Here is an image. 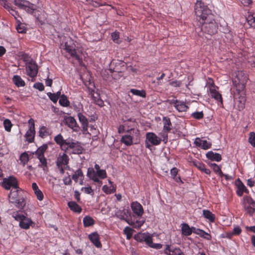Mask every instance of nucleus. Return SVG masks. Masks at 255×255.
I'll return each mask as SVG.
<instances>
[{
  "instance_id": "24",
  "label": "nucleus",
  "mask_w": 255,
  "mask_h": 255,
  "mask_svg": "<svg viewBox=\"0 0 255 255\" xmlns=\"http://www.w3.org/2000/svg\"><path fill=\"white\" fill-rule=\"evenodd\" d=\"M69 208L73 212L81 213L82 211L81 207L74 201H70L68 203Z\"/></svg>"
},
{
  "instance_id": "31",
  "label": "nucleus",
  "mask_w": 255,
  "mask_h": 255,
  "mask_svg": "<svg viewBox=\"0 0 255 255\" xmlns=\"http://www.w3.org/2000/svg\"><path fill=\"white\" fill-rule=\"evenodd\" d=\"M47 148L48 145L47 144H44L41 146L39 147L35 151L36 156H44V153L47 150Z\"/></svg>"
},
{
  "instance_id": "12",
  "label": "nucleus",
  "mask_w": 255,
  "mask_h": 255,
  "mask_svg": "<svg viewBox=\"0 0 255 255\" xmlns=\"http://www.w3.org/2000/svg\"><path fill=\"white\" fill-rule=\"evenodd\" d=\"M63 122L65 125L74 130H77L79 128L75 119L72 117H65Z\"/></svg>"
},
{
  "instance_id": "62",
  "label": "nucleus",
  "mask_w": 255,
  "mask_h": 255,
  "mask_svg": "<svg viewBox=\"0 0 255 255\" xmlns=\"http://www.w3.org/2000/svg\"><path fill=\"white\" fill-rule=\"evenodd\" d=\"M82 190L87 194H91L93 192V190L91 187H85L82 188Z\"/></svg>"
},
{
  "instance_id": "63",
  "label": "nucleus",
  "mask_w": 255,
  "mask_h": 255,
  "mask_svg": "<svg viewBox=\"0 0 255 255\" xmlns=\"http://www.w3.org/2000/svg\"><path fill=\"white\" fill-rule=\"evenodd\" d=\"M202 141L203 140H202L200 138L197 137L195 139L194 141V144L196 146L201 147Z\"/></svg>"
},
{
  "instance_id": "7",
  "label": "nucleus",
  "mask_w": 255,
  "mask_h": 255,
  "mask_svg": "<svg viewBox=\"0 0 255 255\" xmlns=\"http://www.w3.org/2000/svg\"><path fill=\"white\" fill-rule=\"evenodd\" d=\"M1 185L5 190H10L12 187L15 189L19 188L18 185V181L16 178L13 176H10L7 178L3 179Z\"/></svg>"
},
{
  "instance_id": "9",
  "label": "nucleus",
  "mask_w": 255,
  "mask_h": 255,
  "mask_svg": "<svg viewBox=\"0 0 255 255\" xmlns=\"http://www.w3.org/2000/svg\"><path fill=\"white\" fill-rule=\"evenodd\" d=\"M29 124V129L25 134V137L29 142H32L34 140V137L35 133L34 121L32 119L28 121Z\"/></svg>"
},
{
  "instance_id": "42",
  "label": "nucleus",
  "mask_w": 255,
  "mask_h": 255,
  "mask_svg": "<svg viewBox=\"0 0 255 255\" xmlns=\"http://www.w3.org/2000/svg\"><path fill=\"white\" fill-rule=\"evenodd\" d=\"M210 165L212 167L215 172L218 173L220 176L222 177L223 175H224V173L222 172L220 167L217 164L215 163H211Z\"/></svg>"
},
{
  "instance_id": "8",
  "label": "nucleus",
  "mask_w": 255,
  "mask_h": 255,
  "mask_svg": "<svg viewBox=\"0 0 255 255\" xmlns=\"http://www.w3.org/2000/svg\"><path fill=\"white\" fill-rule=\"evenodd\" d=\"M26 72L29 76L34 77L37 75L38 72L37 65L32 60L27 62L26 65Z\"/></svg>"
},
{
  "instance_id": "39",
  "label": "nucleus",
  "mask_w": 255,
  "mask_h": 255,
  "mask_svg": "<svg viewBox=\"0 0 255 255\" xmlns=\"http://www.w3.org/2000/svg\"><path fill=\"white\" fill-rule=\"evenodd\" d=\"M111 38L113 41L116 43L119 44L122 41L120 38V33L118 31H115L112 33Z\"/></svg>"
},
{
  "instance_id": "34",
  "label": "nucleus",
  "mask_w": 255,
  "mask_h": 255,
  "mask_svg": "<svg viewBox=\"0 0 255 255\" xmlns=\"http://www.w3.org/2000/svg\"><path fill=\"white\" fill-rule=\"evenodd\" d=\"M83 224L85 227H89L94 224V220L89 216H86L83 219Z\"/></svg>"
},
{
  "instance_id": "51",
  "label": "nucleus",
  "mask_w": 255,
  "mask_h": 255,
  "mask_svg": "<svg viewBox=\"0 0 255 255\" xmlns=\"http://www.w3.org/2000/svg\"><path fill=\"white\" fill-rule=\"evenodd\" d=\"M247 20L252 27L255 28V16L253 15H249Z\"/></svg>"
},
{
  "instance_id": "33",
  "label": "nucleus",
  "mask_w": 255,
  "mask_h": 255,
  "mask_svg": "<svg viewBox=\"0 0 255 255\" xmlns=\"http://www.w3.org/2000/svg\"><path fill=\"white\" fill-rule=\"evenodd\" d=\"M121 141L127 146L131 145L132 144V137L130 135L123 136Z\"/></svg>"
},
{
  "instance_id": "5",
  "label": "nucleus",
  "mask_w": 255,
  "mask_h": 255,
  "mask_svg": "<svg viewBox=\"0 0 255 255\" xmlns=\"http://www.w3.org/2000/svg\"><path fill=\"white\" fill-rule=\"evenodd\" d=\"M87 176L95 182L102 183L101 179H105L107 177V173L105 170L101 169L95 171L92 168H89L87 171Z\"/></svg>"
},
{
  "instance_id": "58",
  "label": "nucleus",
  "mask_w": 255,
  "mask_h": 255,
  "mask_svg": "<svg viewBox=\"0 0 255 255\" xmlns=\"http://www.w3.org/2000/svg\"><path fill=\"white\" fill-rule=\"evenodd\" d=\"M35 195L37 197V198L39 200V201H42L43 199V194L42 193V192H41V191L39 189V190L36 191L34 192Z\"/></svg>"
},
{
  "instance_id": "55",
  "label": "nucleus",
  "mask_w": 255,
  "mask_h": 255,
  "mask_svg": "<svg viewBox=\"0 0 255 255\" xmlns=\"http://www.w3.org/2000/svg\"><path fill=\"white\" fill-rule=\"evenodd\" d=\"M240 2L243 4L244 6L249 7L253 3V1L252 0H239Z\"/></svg>"
},
{
  "instance_id": "36",
  "label": "nucleus",
  "mask_w": 255,
  "mask_h": 255,
  "mask_svg": "<svg viewBox=\"0 0 255 255\" xmlns=\"http://www.w3.org/2000/svg\"><path fill=\"white\" fill-rule=\"evenodd\" d=\"M12 216L15 220L19 221V222L25 217L22 212L20 211L13 212Z\"/></svg>"
},
{
  "instance_id": "26",
  "label": "nucleus",
  "mask_w": 255,
  "mask_h": 255,
  "mask_svg": "<svg viewBox=\"0 0 255 255\" xmlns=\"http://www.w3.org/2000/svg\"><path fill=\"white\" fill-rule=\"evenodd\" d=\"M175 108L179 112H185L188 109V107L186 105V104L184 102L181 101H179L177 102Z\"/></svg>"
},
{
  "instance_id": "50",
  "label": "nucleus",
  "mask_w": 255,
  "mask_h": 255,
  "mask_svg": "<svg viewBox=\"0 0 255 255\" xmlns=\"http://www.w3.org/2000/svg\"><path fill=\"white\" fill-rule=\"evenodd\" d=\"M132 230L129 227H126L124 230L125 234L127 235V238L129 239L132 235Z\"/></svg>"
},
{
  "instance_id": "20",
  "label": "nucleus",
  "mask_w": 255,
  "mask_h": 255,
  "mask_svg": "<svg viewBox=\"0 0 255 255\" xmlns=\"http://www.w3.org/2000/svg\"><path fill=\"white\" fill-rule=\"evenodd\" d=\"M78 117L79 122L82 124L83 130L86 132L88 130V119L82 114L79 113L78 114Z\"/></svg>"
},
{
  "instance_id": "56",
  "label": "nucleus",
  "mask_w": 255,
  "mask_h": 255,
  "mask_svg": "<svg viewBox=\"0 0 255 255\" xmlns=\"http://www.w3.org/2000/svg\"><path fill=\"white\" fill-rule=\"evenodd\" d=\"M33 87L36 89H38L40 91H42L44 89V86L41 83H36L34 84Z\"/></svg>"
},
{
  "instance_id": "40",
  "label": "nucleus",
  "mask_w": 255,
  "mask_h": 255,
  "mask_svg": "<svg viewBox=\"0 0 255 255\" xmlns=\"http://www.w3.org/2000/svg\"><path fill=\"white\" fill-rule=\"evenodd\" d=\"M130 92L136 96L144 98L146 96L145 92L144 90H138L136 89H132L130 90Z\"/></svg>"
},
{
  "instance_id": "10",
  "label": "nucleus",
  "mask_w": 255,
  "mask_h": 255,
  "mask_svg": "<svg viewBox=\"0 0 255 255\" xmlns=\"http://www.w3.org/2000/svg\"><path fill=\"white\" fill-rule=\"evenodd\" d=\"M67 151L69 150H72L71 152L74 154L81 153L83 150V148L79 145L78 142H74L73 139H70L69 142L68 143V145L66 146Z\"/></svg>"
},
{
  "instance_id": "3",
  "label": "nucleus",
  "mask_w": 255,
  "mask_h": 255,
  "mask_svg": "<svg viewBox=\"0 0 255 255\" xmlns=\"http://www.w3.org/2000/svg\"><path fill=\"white\" fill-rule=\"evenodd\" d=\"M130 213L128 210H118L116 212V216L118 218L125 220L129 225L132 226L133 228H140L144 223L145 220L143 219H139L136 221L129 220L125 219V216L127 217L128 215H130Z\"/></svg>"
},
{
  "instance_id": "64",
  "label": "nucleus",
  "mask_w": 255,
  "mask_h": 255,
  "mask_svg": "<svg viewBox=\"0 0 255 255\" xmlns=\"http://www.w3.org/2000/svg\"><path fill=\"white\" fill-rule=\"evenodd\" d=\"M179 101L177 100H175L174 99L171 100H167V102L170 105H173L174 107H175V105L177 104V102Z\"/></svg>"
},
{
  "instance_id": "38",
  "label": "nucleus",
  "mask_w": 255,
  "mask_h": 255,
  "mask_svg": "<svg viewBox=\"0 0 255 255\" xmlns=\"http://www.w3.org/2000/svg\"><path fill=\"white\" fill-rule=\"evenodd\" d=\"M204 217L211 222H213L215 219L214 215L209 210H203Z\"/></svg>"
},
{
  "instance_id": "60",
  "label": "nucleus",
  "mask_w": 255,
  "mask_h": 255,
  "mask_svg": "<svg viewBox=\"0 0 255 255\" xmlns=\"http://www.w3.org/2000/svg\"><path fill=\"white\" fill-rule=\"evenodd\" d=\"M181 250L179 248L174 249L173 250L171 251L170 252V255H180L181 254Z\"/></svg>"
},
{
  "instance_id": "16",
  "label": "nucleus",
  "mask_w": 255,
  "mask_h": 255,
  "mask_svg": "<svg viewBox=\"0 0 255 255\" xmlns=\"http://www.w3.org/2000/svg\"><path fill=\"white\" fill-rule=\"evenodd\" d=\"M238 94L240 95L237 100L236 102L238 104V108L239 111L242 110L245 108V105L246 101L245 97V92L243 91H237Z\"/></svg>"
},
{
  "instance_id": "2",
  "label": "nucleus",
  "mask_w": 255,
  "mask_h": 255,
  "mask_svg": "<svg viewBox=\"0 0 255 255\" xmlns=\"http://www.w3.org/2000/svg\"><path fill=\"white\" fill-rule=\"evenodd\" d=\"M248 80V75L244 71H239L236 73V77L233 79V82L236 88L237 91H245Z\"/></svg>"
},
{
  "instance_id": "15",
  "label": "nucleus",
  "mask_w": 255,
  "mask_h": 255,
  "mask_svg": "<svg viewBox=\"0 0 255 255\" xmlns=\"http://www.w3.org/2000/svg\"><path fill=\"white\" fill-rule=\"evenodd\" d=\"M69 158L65 153H60L56 160V165H67L69 163Z\"/></svg>"
},
{
  "instance_id": "14",
  "label": "nucleus",
  "mask_w": 255,
  "mask_h": 255,
  "mask_svg": "<svg viewBox=\"0 0 255 255\" xmlns=\"http://www.w3.org/2000/svg\"><path fill=\"white\" fill-rule=\"evenodd\" d=\"M131 208L133 213L137 217H140L143 214L142 206L137 202H132L131 204Z\"/></svg>"
},
{
  "instance_id": "45",
  "label": "nucleus",
  "mask_w": 255,
  "mask_h": 255,
  "mask_svg": "<svg viewBox=\"0 0 255 255\" xmlns=\"http://www.w3.org/2000/svg\"><path fill=\"white\" fill-rule=\"evenodd\" d=\"M19 160L23 165H25L29 160V156L27 153H23L20 156Z\"/></svg>"
},
{
  "instance_id": "47",
  "label": "nucleus",
  "mask_w": 255,
  "mask_h": 255,
  "mask_svg": "<svg viewBox=\"0 0 255 255\" xmlns=\"http://www.w3.org/2000/svg\"><path fill=\"white\" fill-rule=\"evenodd\" d=\"M39 136L42 138H44L49 134L46 127H45L44 126H43L40 128L39 130Z\"/></svg>"
},
{
  "instance_id": "49",
  "label": "nucleus",
  "mask_w": 255,
  "mask_h": 255,
  "mask_svg": "<svg viewBox=\"0 0 255 255\" xmlns=\"http://www.w3.org/2000/svg\"><path fill=\"white\" fill-rule=\"evenodd\" d=\"M3 125L5 129L7 131H9L11 130V128L12 127V124L10 120L8 119H6L3 121Z\"/></svg>"
},
{
  "instance_id": "37",
  "label": "nucleus",
  "mask_w": 255,
  "mask_h": 255,
  "mask_svg": "<svg viewBox=\"0 0 255 255\" xmlns=\"http://www.w3.org/2000/svg\"><path fill=\"white\" fill-rule=\"evenodd\" d=\"M13 3L20 9H23L25 7V4L28 3V1L25 0H14Z\"/></svg>"
},
{
  "instance_id": "6",
  "label": "nucleus",
  "mask_w": 255,
  "mask_h": 255,
  "mask_svg": "<svg viewBox=\"0 0 255 255\" xmlns=\"http://www.w3.org/2000/svg\"><path fill=\"white\" fill-rule=\"evenodd\" d=\"M242 204L247 214L252 216L255 212V201L251 197L244 196Z\"/></svg>"
},
{
  "instance_id": "44",
  "label": "nucleus",
  "mask_w": 255,
  "mask_h": 255,
  "mask_svg": "<svg viewBox=\"0 0 255 255\" xmlns=\"http://www.w3.org/2000/svg\"><path fill=\"white\" fill-rule=\"evenodd\" d=\"M178 169L176 168H173L172 169H171L170 174L172 177H173V178L174 179V180L176 182H178L179 181H181V180L180 177H176Z\"/></svg>"
},
{
  "instance_id": "54",
  "label": "nucleus",
  "mask_w": 255,
  "mask_h": 255,
  "mask_svg": "<svg viewBox=\"0 0 255 255\" xmlns=\"http://www.w3.org/2000/svg\"><path fill=\"white\" fill-rule=\"evenodd\" d=\"M201 145V148L203 149H208L211 147V143L205 140L202 141Z\"/></svg>"
},
{
  "instance_id": "13",
  "label": "nucleus",
  "mask_w": 255,
  "mask_h": 255,
  "mask_svg": "<svg viewBox=\"0 0 255 255\" xmlns=\"http://www.w3.org/2000/svg\"><path fill=\"white\" fill-rule=\"evenodd\" d=\"M79 49H63L64 51H62V53H67L71 57L75 58L78 61L82 60V52H80Z\"/></svg>"
},
{
  "instance_id": "46",
  "label": "nucleus",
  "mask_w": 255,
  "mask_h": 255,
  "mask_svg": "<svg viewBox=\"0 0 255 255\" xmlns=\"http://www.w3.org/2000/svg\"><path fill=\"white\" fill-rule=\"evenodd\" d=\"M102 190L107 194H111L116 191L115 187L112 185H111L110 188L107 185H104L102 188Z\"/></svg>"
},
{
  "instance_id": "17",
  "label": "nucleus",
  "mask_w": 255,
  "mask_h": 255,
  "mask_svg": "<svg viewBox=\"0 0 255 255\" xmlns=\"http://www.w3.org/2000/svg\"><path fill=\"white\" fill-rule=\"evenodd\" d=\"M146 138L153 145H158L161 142V139L153 132H148L146 135Z\"/></svg>"
},
{
  "instance_id": "53",
  "label": "nucleus",
  "mask_w": 255,
  "mask_h": 255,
  "mask_svg": "<svg viewBox=\"0 0 255 255\" xmlns=\"http://www.w3.org/2000/svg\"><path fill=\"white\" fill-rule=\"evenodd\" d=\"M47 95L49 99L55 103H56L58 100V96H56L54 93L53 94L49 92L47 93Z\"/></svg>"
},
{
  "instance_id": "22",
  "label": "nucleus",
  "mask_w": 255,
  "mask_h": 255,
  "mask_svg": "<svg viewBox=\"0 0 255 255\" xmlns=\"http://www.w3.org/2000/svg\"><path fill=\"white\" fill-rule=\"evenodd\" d=\"M33 223L31 220L29 218L26 217L25 216L19 222V226L24 229H28L30 226Z\"/></svg>"
},
{
  "instance_id": "4",
  "label": "nucleus",
  "mask_w": 255,
  "mask_h": 255,
  "mask_svg": "<svg viewBox=\"0 0 255 255\" xmlns=\"http://www.w3.org/2000/svg\"><path fill=\"white\" fill-rule=\"evenodd\" d=\"M9 201L10 203L20 209H23L26 204L24 198L19 195L18 190L11 191L8 195Z\"/></svg>"
},
{
  "instance_id": "59",
  "label": "nucleus",
  "mask_w": 255,
  "mask_h": 255,
  "mask_svg": "<svg viewBox=\"0 0 255 255\" xmlns=\"http://www.w3.org/2000/svg\"><path fill=\"white\" fill-rule=\"evenodd\" d=\"M16 30L18 33H25L26 31V29L25 28L24 26L21 25H18L16 27Z\"/></svg>"
},
{
  "instance_id": "43",
  "label": "nucleus",
  "mask_w": 255,
  "mask_h": 255,
  "mask_svg": "<svg viewBox=\"0 0 255 255\" xmlns=\"http://www.w3.org/2000/svg\"><path fill=\"white\" fill-rule=\"evenodd\" d=\"M59 103L61 105L64 107L68 106L70 104V102L67 100V97L64 95L60 97Z\"/></svg>"
},
{
  "instance_id": "41",
  "label": "nucleus",
  "mask_w": 255,
  "mask_h": 255,
  "mask_svg": "<svg viewBox=\"0 0 255 255\" xmlns=\"http://www.w3.org/2000/svg\"><path fill=\"white\" fill-rule=\"evenodd\" d=\"M196 231H197L195 233L196 234L200 236L201 237H203L205 239H207V240L211 239V236L209 234L206 233L203 230L198 229H197Z\"/></svg>"
},
{
  "instance_id": "18",
  "label": "nucleus",
  "mask_w": 255,
  "mask_h": 255,
  "mask_svg": "<svg viewBox=\"0 0 255 255\" xmlns=\"http://www.w3.org/2000/svg\"><path fill=\"white\" fill-rule=\"evenodd\" d=\"M236 185L237 186V194L239 196H242L244 193H248L249 191L246 188V187L244 185V184L242 182V181L238 179L236 181Z\"/></svg>"
},
{
  "instance_id": "1",
  "label": "nucleus",
  "mask_w": 255,
  "mask_h": 255,
  "mask_svg": "<svg viewBox=\"0 0 255 255\" xmlns=\"http://www.w3.org/2000/svg\"><path fill=\"white\" fill-rule=\"evenodd\" d=\"M194 10L198 21L197 22L198 26L195 27V32L200 37L209 39L206 34L212 36L218 31V26L215 20L214 15L206 5L198 0L195 4Z\"/></svg>"
},
{
  "instance_id": "61",
  "label": "nucleus",
  "mask_w": 255,
  "mask_h": 255,
  "mask_svg": "<svg viewBox=\"0 0 255 255\" xmlns=\"http://www.w3.org/2000/svg\"><path fill=\"white\" fill-rule=\"evenodd\" d=\"M144 241L150 247L153 244L152 239L150 236H147L144 238Z\"/></svg>"
},
{
  "instance_id": "28",
  "label": "nucleus",
  "mask_w": 255,
  "mask_h": 255,
  "mask_svg": "<svg viewBox=\"0 0 255 255\" xmlns=\"http://www.w3.org/2000/svg\"><path fill=\"white\" fill-rule=\"evenodd\" d=\"M163 122L164 124L163 130L165 132H168L171 130V123L170 120L169 118L164 117L163 118Z\"/></svg>"
},
{
  "instance_id": "19",
  "label": "nucleus",
  "mask_w": 255,
  "mask_h": 255,
  "mask_svg": "<svg viewBox=\"0 0 255 255\" xmlns=\"http://www.w3.org/2000/svg\"><path fill=\"white\" fill-rule=\"evenodd\" d=\"M89 238L96 247L100 248L102 247L99 235L96 232L90 234Z\"/></svg>"
},
{
  "instance_id": "11",
  "label": "nucleus",
  "mask_w": 255,
  "mask_h": 255,
  "mask_svg": "<svg viewBox=\"0 0 255 255\" xmlns=\"http://www.w3.org/2000/svg\"><path fill=\"white\" fill-rule=\"evenodd\" d=\"M71 139H64L63 136L61 134H58L54 138L55 142L60 146L61 149L65 152L67 151L66 148L68 145V143L69 142Z\"/></svg>"
},
{
  "instance_id": "27",
  "label": "nucleus",
  "mask_w": 255,
  "mask_h": 255,
  "mask_svg": "<svg viewBox=\"0 0 255 255\" xmlns=\"http://www.w3.org/2000/svg\"><path fill=\"white\" fill-rule=\"evenodd\" d=\"M210 94L211 96L214 98L216 100H217L218 102H221V103H222V98L221 95L216 91L214 89L211 88L210 89Z\"/></svg>"
},
{
  "instance_id": "29",
  "label": "nucleus",
  "mask_w": 255,
  "mask_h": 255,
  "mask_svg": "<svg viewBox=\"0 0 255 255\" xmlns=\"http://www.w3.org/2000/svg\"><path fill=\"white\" fill-rule=\"evenodd\" d=\"M12 81L17 87H23L25 85L24 81L18 75H14L12 78Z\"/></svg>"
},
{
  "instance_id": "23",
  "label": "nucleus",
  "mask_w": 255,
  "mask_h": 255,
  "mask_svg": "<svg viewBox=\"0 0 255 255\" xmlns=\"http://www.w3.org/2000/svg\"><path fill=\"white\" fill-rule=\"evenodd\" d=\"M193 164L198 169L201 170V171H203L205 172L207 174H210L211 173L210 170L209 169H207L205 167V165L199 161H193Z\"/></svg>"
},
{
  "instance_id": "52",
  "label": "nucleus",
  "mask_w": 255,
  "mask_h": 255,
  "mask_svg": "<svg viewBox=\"0 0 255 255\" xmlns=\"http://www.w3.org/2000/svg\"><path fill=\"white\" fill-rule=\"evenodd\" d=\"M249 141L252 145L255 147V133L252 132L250 134Z\"/></svg>"
},
{
  "instance_id": "21",
  "label": "nucleus",
  "mask_w": 255,
  "mask_h": 255,
  "mask_svg": "<svg viewBox=\"0 0 255 255\" xmlns=\"http://www.w3.org/2000/svg\"><path fill=\"white\" fill-rule=\"evenodd\" d=\"M206 157L212 160L219 162L221 160L222 156L221 154L217 153H215L212 151H210L206 153Z\"/></svg>"
},
{
  "instance_id": "48",
  "label": "nucleus",
  "mask_w": 255,
  "mask_h": 255,
  "mask_svg": "<svg viewBox=\"0 0 255 255\" xmlns=\"http://www.w3.org/2000/svg\"><path fill=\"white\" fill-rule=\"evenodd\" d=\"M191 116L195 119L197 120H201L203 119L204 117V114L203 112H196L194 113H193L191 114Z\"/></svg>"
},
{
  "instance_id": "32",
  "label": "nucleus",
  "mask_w": 255,
  "mask_h": 255,
  "mask_svg": "<svg viewBox=\"0 0 255 255\" xmlns=\"http://www.w3.org/2000/svg\"><path fill=\"white\" fill-rule=\"evenodd\" d=\"M36 9V5L28 1V3L25 4V7H24L23 9L29 13H32Z\"/></svg>"
},
{
  "instance_id": "25",
  "label": "nucleus",
  "mask_w": 255,
  "mask_h": 255,
  "mask_svg": "<svg viewBox=\"0 0 255 255\" xmlns=\"http://www.w3.org/2000/svg\"><path fill=\"white\" fill-rule=\"evenodd\" d=\"M182 234L185 236L191 235V230L188 224L183 223L181 224Z\"/></svg>"
},
{
  "instance_id": "57",
  "label": "nucleus",
  "mask_w": 255,
  "mask_h": 255,
  "mask_svg": "<svg viewBox=\"0 0 255 255\" xmlns=\"http://www.w3.org/2000/svg\"><path fill=\"white\" fill-rule=\"evenodd\" d=\"M86 1H87L90 5L96 7L102 5V4H100L99 2L93 0H86Z\"/></svg>"
},
{
  "instance_id": "35",
  "label": "nucleus",
  "mask_w": 255,
  "mask_h": 255,
  "mask_svg": "<svg viewBox=\"0 0 255 255\" xmlns=\"http://www.w3.org/2000/svg\"><path fill=\"white\" fill-rule=\"evenodd\" d=\"M79 178H84L83 172L80 169L77 170L72 177V179H73L76 182L78 181Z\"/></svg>"
},
{
  "instance_id": "30",
  "label": "nucleus",
  "mask_w": 255,
  "mask_h": 255,
  "mask_svg": "<svg viewBox=\"0 0 255 255\" xmlns=\"http://www.w3.org/2000/svg\"><path fill=\"white\" fill-rule=\"evenodd\" d=\"M39 159L40 164L38 165V167L42 168L44 171H45L46 168H47V159L44 156H36Z\"/></svg>"
}]
</instances>
